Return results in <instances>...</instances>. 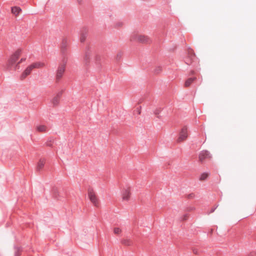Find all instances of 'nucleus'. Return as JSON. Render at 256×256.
<instances>
[{
    "label": "nucleus",
    "mask_w": 256,
    "mask_h": 256,
    "mask_svg": "<svg viewBox=\"0 0 256 256\" xmlns=\"http://www.w3.org/2000/svg\"><path fill=\"white\" fill-rule=\"evenodd\" d=\"M91 54L92 52L90 50H88L86 52L84 58L85 64L88 65L89 64Z\"/></svg>",
    "instance_id": "obj_10"
},
{
    "label": "nucleus",
    "mask_w": 256,
    "mask_h": 256,
    "mask_svg": "<svg viewBox=\"0 0 256 256\" xmlns=\"http://www.w3.org/2000/svg\"><path fill=\"white\" fill-rule=\"evenodd\" d=\"M194 58V56H192V58H187L186 59V63L188 65L192 63V60H193V58Z\"/></svg>",
    "instance_id": "obj_18"
},
{
    "label": "nucleus",
    "mask_w": 256,
    "mask_h": 256,
    "mask_svg": "<svg viewBox=\"0 0 256 256\" xmlns=\"http://www.w3.org/2000/svg\"><path fill=\"white\" fill-rule=\"evenodd\" d=\"M21 10V8L18 6H14L12 8V12L16 16L18 15Z\"/></svg>",
    "instance_id": "obj_12"
},
{
    "label": "nucleus",
    "mask_w": 256,
    "mask_h": 256,
    "mask_svg": "<svg viewBox=\"0 0 256 256\" xmlns=\"http://www.w3.org/2000/svg\"><path fill=\"white\" fill-rule=\"evenodd\" d=\"M188 136V128L186 126H184L181 130L178 142H182L184 140L187 138Z\"/></svg>",
    "instance_id": "obj_5"
},
{
    "label": "nucleus",
    "mask_w": 256,
    "mask_h": 256,
    "mask_svg": "<svg viewBox=\"0 0 256 256\" xmlns=\"http://www.w3.org/2000/svg\"><path fill=\"white\" fill-rule=\"evenodd\" d=\"M36 68H40L44 66L45 64L42 62H34Z\"/></svg>",
    "instance_id": "obj_15"
},
{
    "label": "nucleus",
    "mask_w": 256,
    "mask_h": 256,
    "mask_svg": "<svg viewBox=\"0 0 256 256\" xmlns=\"http://www.w3.org/2000/svg\"><path fill=\"white\" fill-rule=\"evenodd\" d=\"M196 80V78L195 77H194V78H188L185 82V84H184V86L186 87H188L189 86L192 82L194 80Z\"/></svg>",
    "instance_id": "obj_13"
},
{
    "label": "nucleus",
    "mask_w": 256,
    "mask_h": 256,
    "mask_svg": "<svg viewBox=\"0 0 256 256\" xmlns=\"http://www.w3.org/2000/svg\"><path fill=\"white\" fill-rule=\"evenodd\" d=\"M20 62H16L15 63V64H14L13 65V66H8L10 68H13L14 70H16L20 68Z\"/></svg>",
    "instance_id": "obj_17"
},
{
    "label": "nucleus",
    "mask_w": 256,
    "mask_h": 256,
    "mask_svg": "<svg viewBox=\"0 0 256 256\" xmlns=\"http://www.w3.org/2000/svg\"><path fill=\"white\" fill-rule=\"evenodd\" d=\"M88 196L90 202L96 206L98 205V200L94 190L92 188L88 190Z\"/></svg>",
    "instance_id": "obj_3"
},
{
    "label": "nucleus",
    "mask_w": 256,
    "mask_h": 256,
    "mask_svg": "<svg viewBox=\"0 0 256 256\" xmlns=\"http://www.w3.org/2000/svg\"><path fill=\"white\" fill-rule=\"evenodd\" d=\"M211 158V154L208 150H202L199 154V160L200 162H202L206 158Z\"/></svg>",
    "instance_id": "obj_7"
},
{
    "label": "nucleus",
    "mask_w": 256,
    "mask_h": 256,
    "mask_svg": "<svg viewBox=\"0 0 256 256\" xmlns=\"http://www.w3.org/2000/svg\"><path fill=\"white\" fill-rule=\"evenodd\" d=\"M30 66L32 67V68H33V70H34V68H36V65H34V63H32V64H30Z\"/></svg>",
    "instance_id": "obj_26"
},
{
    "label": "nucleus",
    "mask_w": 256,
    "mask_h": 256,
    "mask_svg": "<svg viewBox=\"0 0 256 256\" xmlns=\"http://www.w3.org/2000/svg\"><path fill=\"white\" fill-rule=\"evenodd\" d=\"M194 196V194H190L188 195V198H192Z\"/></svg>",
    "instance_id": "obj_28"
},
{
    "label": "nucleus",
    "mask_w": 256,
    "mask_h": 256,
    "mask_svg": "<svg viewBox=\"0 0 256 256\" xmlns=\"http://www.w3.org/2000/svg\"><path fill=\"white\" fill-rule=\"evenodd\" d=\"M33 68H32L30 65L27 66L20 76V80H24L30 74Z\"/></svg>",
    "instance_id": "obj_8"
},
{
    "label": "nucleus",
    "mask_w": 256,
    "mask_h": 256,
    "mask_svg": "<svg viewBox=\"0 0 256 256\" xmlns=\"http://www.w3.org/2000/svg\"><path fill=\"white\" fill-rule=\"evenodd\" d=\"M209 175V172H203L200 174L199 179L200 180H205L208 176Z\"/></svg>",
    "instance_id": "obj_16"
},
{
    "label": "nucleus",
    "mask_w": 256,
    "mask_h": 256,
    "mask_svg": "<svg viewBox=\"0 0 256 256\" xmlns=\"http://www.w3.org/2000/svg\"><path fill=\"white\" fill-rule=\"evenodd\" d=\"M86 38V34H82L80 38V40L82 42H83L85 41Z\"/></svg>",
    "instance_id": "obj_20"
},
{
    "label": "nucleus",
    "mask_w": 256,
    "mask_h": 256,
    "mask_svg": "<svg viewBox=\"0 0 256 256\" xmlns=\"http://www.w3.org/2000/svg\"><path fill=\"white\" fill-rule=\"evenodd\" d=\"M22 49L18 48L11 55L8 60V66H13V65L17 62V60L22 53Z\"/></svg>",
    "instance_id": "obj_1"
},
{
    "label": "nucleus",
    "mask_w": 256,
    "mask_h": 256,
    "mask_svg": "<svg viewBox=\"0 0 256 256\" xmlns=\"http://www.w3.org/2000/svg\"><path fill=\"white\" fill-rule=\"evenodd\" d=\"M26 60V58H22L20 60L19 62H20V64L23 62H24L25 60Z\"/></svg>",
    "instance_id": "obj_25"
},
{
    "label": "nucleus",
    "mask_w": 256,
    "mask_h": 256,
    "mask_svg": "<svg viewBox=\"0 0 256 256\" xmlns=\"http://www.w3.org/2000/svg\"><path fill=\"white\" fill-rule=\"evenodd\" d=\"M122 232V230L119 228H114V232L116 234H118Z\"/></svg>",
    "instance_id": "obj_19"
},
{
    "label": "nucleus",
    "mask_w": 256,
    "mask_h": 256,
    "mask_svg": "<svg viewBox=\"0 0 256 256\" xmlns=\"http://www.w3.org/2000/svg\"><path fill=\"white\" fill-rule=\"evenodd\" d=\"M66 69V64H60L58 68L56 75V82H58L62 77Z\"/></svg>",
    "instance_id": "obj_2"
},
{
    "label": "nucleus",
    "mask_w": 256,
    "mask_h": 256,
    "mask_svg": "<svg viewBox=\"0 0 256 256\" xmlns=\"http://www.w3.org/2000/svg\"><path fill=\"white\" fill-rule=\"evenodd\" d=\"M122 243L125 245L129 246L130 244V242L128 240H124L122 242Z\"/></svg>",
    "instance_id": "obj_21"
},
{
    "label": "nucleus",
    "mask_w": 256,
    "mask_h": 256,
    "mask_svg": "<svg viewBox=\"0 0 256 256\" xmlns=\"http://www.w3.org/2000/svg\"><path fill=\"white\" fill-rule=\"evenodd\" d=\"M161 70H162V68L160 67H158V68H156V69L155 72L156 73H158V72H160Z\"/></svg>",
    "instance_id": "obj_23"
},
{
    "label": "nucleus",
    "mask_w": 256,
    "mask_h": 256,
    "mask_svg": "<svg viewBox=\"0 0 256 256\" xmlns=\"http://www.w3.org/2000/svg\"><path fill=\"white\" fill-rule=\"evenodd\" d=\"M131 40L138 41L142 43H148L150 41V38L147 36L138 34L134 35L132 37Z\"/></svg>",
    "instance_id": "obj_4"
},
{
    "label": "nucleus",
    "mask_w": 256,
    "mask_h": 256,
    "mask_svg": "<svg viewBox=\"0 0 256 256\" xmlns=\"http://www.w3.org/2000/svg\"><path fill=\"white\" fill-rule=\"evenodd\" d=\"M100 56H96V60H100Z\"/></svg>",
    "instance_id": "obj_29"
},
{
    "label": "nucleus",
    "mask_w": 256,
    "mask_h": 256,
    "mask_svg": "<svg viewBox=\"0 0 256 256\" xmlns=\"http://www.w3.org/2000/svg\"><path fill=\"white\" fill-rule=\"evenodd\" d=\"M45 164V160L44 159H40L38 163L36 166V170H40L42 168Z\"/></svg>",
    "instance_id": "obj_11"
},
{
    "label": "nucleus",
    "mask_w": 256,
    "mask_h": 256,
    "mask_svg": "<svg viewBox=\"0 0 256 256\" xmlns=\"http://www.w3.org/2000/svg\"><path fill=\"white\" fill-rule=\"evenodd\" d=\"M78 3L80 4L82 2V0H78Z\"/></svg>",
    "instance_id": "obj_30"
},
{
    "label": "nucleus",
    "mask_w": 256,
    "mask_h": 256,
    "mask_svg": "<svg viewBox=\"0 0 256 256\" xmlns=\"http://www.w3.org/2000/svg\"><path fill=\"white\" fill-rule=\"evenodd\" d=\"M160 110H156L154 113L156 115L158 114L160 112Z\"/></svg>",
    "instance_id": "obj_24"
},
{
    "label": "nucleus",
    "mask_w": 256,
    "mask_h": 256,
    "mask_svg": "<svg viewBox=\"0 0 256 256\" xmlns=\"http://www.w3.org/2000/svg\"><path fill=\"white\" fill-rule=\"evenodd\" d=\"M217 207H218V206H216V207H214V208H212L210 210V212H213L215 210L216 208Z\"/></svg>",
    "instance_id": "obj_27"
},
{
    "label": "nucleus",
    "mask_w": 256,
    "mask_h": 256,
    "mask_svg": "<svg viewBox=\"0 0 256 256\" xmlns=\"http://www.w3.org/2000/svg\"><path fill=\"white\" fill-rule=\"evenodd\" d=\"M64 90H61L56 93V96H54L51 100L52 103L54 106H57L60 102V98L63 94Z\"/></svg>",
    "instance_id": "obj_6"
},
{
    "label": "nucleus",
    "mask_w": 256,
    "mask_h": 256,
    "mask_svg": "<svg viewBox=\"0 0 256 256\" xmlns=\"http://www.w3.org/2000/svg\"><path fill=\"white\" fill-rule=\"evenodd\" d=\"M36 130L38 132H44L46 130V127L44 125L38 126L36 128Z\"/></svg>",
    "instance_id": "obj_14"
},
{
    "label": "nucleus",
    "mask_w": 256,
    "mask_h": 256,
    "mask_svg": "<svg viewBox=\"0 0 256 256\" xmlns=\"http://www.w3.org/2000/svg\"><path fill=\"white\" fill-rule=\"evenodd\" d=\"M187 217H188V215L186 214H184L182 218H181V220H186V218H187Z\"/></svg>",
    "instance_id": "obj_22"
},
{
    "label": "nucleus",
    "mask_w": 256,
    "mask_h": 256,
    "mask_svg": "<svg viewBox=\"0 0 256 256\" xmlns=\"http://www.w3.org/2000/svg\"><path fill=\"white\" fill-rule=\"evenodd\" d=\"M130 191L128 189H126L123 190L122 192V199L123 200L128 201L130 198Z\"/></svg>",
    "instance_id": "obj_9"
}]
</instances>
